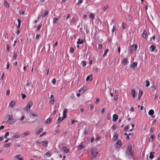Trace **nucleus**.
<instances>
[{"instance_id":"38","label":"nucleus","mask_w":160,"mask_h":160,"mask_svg":"<svg viewBox=\"0 0 160 160\" xmlns=\"http://www.w3.org/2000/svg\"><path fill=\"white\" fill-rule=\"evenodd\" d=\"M126 25L125 24L124 22H122V29H124L126 28Z\"/></svg>"},{"instance_id":"39","label":"nucleus","mask_w":160,"mask_h":160,"mask_svg":"<svg viewBox=\"0 0 160 160\" xmlns=\"http://www.w3.org/2000/svg\"><path fill=\"white\" fill-rule=\"evenodd\" d=\"M60 131V130L59 129L54 130V131L53 132V133L54 135H56V134H57V133Z\"/></svg>"},{"instance_id":"42","label":"nucleus","mask_w":160,"mask_h":160,"mask_svg":"<svg viewBox=\"0 0 160 160\" xmlns=\"http://www.w3.org/2000/svg\"><path fill=\"white\" fill-rule=\"evenodd\" d=\"M117 125H113L111 127V128L113 130H114L116 129Z\"/></svg>"},{"instance_id":"22","label":"nucleus","mask_w":160,"mask_h":160,"mask_svg":"<svg viewBox=\"0 0 160 160\" xmlns=\"http://www.w3.org/2000/svg\"><path fill=\"white\" fill-rule=\"evenodd\" d=\"M155 153L154 152H151L150 153L149 158L150 159H152L154 157V155H153Z\"/></svg>"},{"instance_id":"46","label":"nucleus","mask_w":160,"mask_h":160,"mask_svg":"<svg viewBox=\"0 0 160 160\" xmlns=\"http://www.w3.org/2000/svg\"><path fill=\"white\" fill-rule=\"evenodd\" d=\"M129 128V126L128 125H127L125 127L124 130L125 131H128Z\"/></svg>"},{"instance_id":"54","label":"nucleus","mask_w":160,"mask_h":160,"mask_svg":"<svg viewBox=\"0 0 160 160\" xmlns=\"http://www.w3.org/2000/svg\"><path fill=\"white\" fill-rule=\"evenodd\" d=\"M54 99H51L50 101V103L51 104H54Z\"/></svg>"},{"instance_id":"12","label":"nucleus","mask_w":160,"mask_h":160,"mask_svg":"<svg viewBox=\"0 0 160 160\" xmlns=\"http://www.w3.org/2000/svg\"><path fill=\"white\" fill-rule=\"evenodd\" d=\"M116 145L119 147H120L122 145V141L119 139L118 140L117 142L116 143Z\"/></svg>"},{"instance_id":"24","label":"nucleus","mask_w":160,"mask_h":160,"mask_svg":"<svg viewBox=\"0 0 160 160\" xmlns=\"http://www.w3.org/2000/svg\"><path fill=\"white\" fill-rule=\"evenodd\" d=\"M15 105V103L13 101H11L9 103V105L11 107H13Z\"/></svg>"},{"instance_id":"63","label":"nucleus","mask_w":160,"mask_h":160,"mask_svg":"<svg viewBox=\"0 0 160 160\" xmlns=\"http://www.w3.org/2000/svg\"><path fill=\"white\" fill-rule=\"evenodd\" d=\"M19 13L20 15H23L24 13V12L23 11H21V12H19Z\"/></svg>"},{"instance_id":"29","label":"nucleus","mask_w":160,"mask_h":160,"mask_svg":"<svg viewBox=\"0 0 160 160\" xmlns=\"http://www.w3.org/2000/svg\"><path fill=\"white\" fill-rule=\"evenodd\" d=\"M154 111L153 110H150L148 112V114L149 115L152 116L154 114Z\"/></svg>"},{"instance_id":"45","label":"nucleus","mask_w":160,"mask_h":160,"mask_svg":"<svg viewBox=\"0 0 160 160\" xmlns=\"http://www.w3.org/2000/svg\"><path fill=\"white\" fill-rule=\"evenodd\" d=\"M129 52L130 54H132L133 53V49L131 48V47L130 49H129Z\"/></svg>"},{"instance_id":"8","label":"nucleus","mask_w":160,"mask_h":160,"mask_svg":"<svg viewBox=\"0 0 160 160\" xmlns=\"http://www.w3.org/2000/svg\"><path fill=\"white\" fill-rule=\"evenodd\" d=\"M30 134V132L29 131H27L21 134L22 137L24 138L25 136L29 135Z\"/></svg>"},{"instance_id":"2","label":"nucleus","mask_w":160,"mask_h":160,"mask_svg":"<svg viewBox=\"0 0 160 160\" xmlns=\"http://www.w3.org/2000/svg\"><path fill=\"white\" fill-rule=\"evenodd\" d=\"M90 152L91 153L92 158H95L98 154V152L95 150L94 147L92 148Z\"/></svg>"},{"instance_id":"50","label":"nucleus","mask_w":160,"mask_h":160,"mask_svg":"<svg viewBox=\"0 0 160 160\" xmlns=\"http://www.w3.org/2000/svg\"><path fill=\"white\" fill-rule=\"evenodd\" d=\"M17 57V54L14 52V55L13 57V60H16Z\"/></svg>"},{"instance_id":"31","label":"nucleus","mask_w":160,"mask_h":160,"mask_svg":"<svg viewBox=\"0 0 160 160\" xmlns=\"http://www.w3.org/2000/svg\"><path fill=\"white\" fill-rule=\"evenodd\" d=\"M150 138L151 139L149 140L151 142H152L154 139V134H152L150 137Z\"/></svg>"},{"instance_id":"32","label":"nucleus","mask_w":160,"mask_h":160,"mask_svg":"<svg viewBox=\"0 0 160 160\" xmlns=\"http://www.w3.org/2000/svg\"><path fill=\"white\" fill-rule=\"evenodd\" d=\"M17 20H18V25L17 28H20V25H21V21L19 18H18Z\"/></svg>"},{"instance_id":"56","label":"nucleus","mask_w":160,"mask_h":160,"mask_svg":"<svg viewBox=\"0 0 160 160\" xmlns=\"http://www.w3.org/2000/svg\"><path fill=\"white\" fill-rule=\"evenodd\" d=\"M108 8V6L107 5H106L103 8V9L104 11H106V10Z\"/></svg>"},{"instance_id":"37","label":"nucleus","mask_w":160,"mask_h":160,"mask_svg":"<svg viewBox=\"0 0 160 160\" xmlns=\"http://www.w3.org/2000/svg\"><path fill=\"white\" fill-rule=\"evenodd\" d=\"M8 122L9 121L11 120V119H12L13 117L12 116V115H9L8 116Z\"/></svg>"},{"instance_id":"58","label":"nucleus","mask_w":160,"mask_h":160,"mask_svg":"<svg viewBox=\"0 0 160 160\" xmlns=\"http://www.w3.org/2000/svg\"><path fill=\"white\" fill-rule=\"evenodd\" d=\"M6 48H7V49H6L7 51L8 52L9 51V46L8 44L6 45Z\"/></svg>"},{"instance_id":"43","label":"nucleus","mask_w":160,"mask_h":160,"mask_svg":"<svg viewBox=\"0 0 160 160\" xmlns=\"http://www.w3.org/2000/svg\"><path fill=\"white\" fill-rule=\"evenodd\" d=\"M127 59L126 58H124L123 59V60L122 61V62L123 63H124V65H125L126 64V63H127Z\"/></svg>"},{"instance_id":"36","label":"nucleus","mask_w":160,"mask_h":160,"mask_svg":"<svg viewBox=\"0 0 160 160\" xmlns=\"http://www.w3.org/2000/svg\"><path fill=\"white\" fill-rule=\"evenodd\" d=\"M150 84L148 80H146V85L145 86L147 87H148L149 86Z\"/></svg>"},{"instance_id":"64","label":"nucleus","mask_w":160,"mask_h":160,"mask_svg":"<svg viewBox=\"0 0 160 160\" xmlns=\"http://www.w3.org/2000/svg\"><path fill=\"white\" fill-rule=\"evenodd\" d=\"M56 82V80L55 78H53L52 81V82L53 84H55Z\"/></svg>"},{"instance_id":"27","label":"nucleus","mask_w":160,"mask_h":160,"mask_svg":"<svg viewBox=\"0 0 160 160\" xmlns=\"http://www.w3.org/2000/svg\"><path fill=\"white\" fill-rule=\"evenodd\" d=\"M126 18L128 19V20L131 21L132 20V17L131 16V15L129 14H127V15L126 16Z\"/></svg>"},{"instance_id":"25","label":"nucleus","mask_w":160,"mask_h":160,"mask_svg":"<svg viewBox=\"0 0 160 160\" xmlns=\"http://www.w3.org/2000/svg\"><path fill=\"white\" fill-rule=\"evenodd\" d=\"M4 5L5 6L6 8H9V5L8 3V2L7 1H5L4 2Z\"/></svg>"},{"instance_id":"13","label":"nucleus","mask_w":160,"mask_h":160,"mask_svg":"<svg viewBox=\"0 0 160 160\" xmlns=\"http://www.w3.org/2000/svg\"><path fill=\"white\" fill-rule=\"evenodd\" d=\"M130 47L131 48H132L134 51H136L138 48V45L137 44H133Z\"/></svg>"},{"instance_id":"9","label":"nucleus","mask_w":160,"mask_h":160,"mask_svg":"<svg viewBox=\"0 0 160 160\" xmlns=\"http://www.w3.org/2000/svg\"><path fill=\"white\" fill-rule=\"evenodd\" d=\"M61 16H58L57 17H55L53 20V23L55 24L57 22V21L60 18H61Z\"/></svg>"},{"instance_id":"1","label":"nucleus","mask_w":160,"mask_h":160,"mask_svg":"<svg viewBox=\"0 0 160 160\" xmlns=\"http://www.w3.org/2000/svg\"><path fill=\"white\" fill-rule=\"evenodd\" d=\"M132 148L131 145H129L125 153V156L129 159L132 158L133 156L134 152L132 151Z\"/></svg>"},{"instance_id":"34","label":"nucleus","mask_w":160,"mask_h":160,"mask_svg":"<svg viewBox=\"0 0 160 160\" xmlns=\"http://www.w3.org/2000/svg\"><path fill=\"white\" fill-rule=\"evenodd\" d=\"M89 16L90 18H91L92 19H93L95 17L94 14L93 13H91L90 14Z\"/></svg>"},{"instance_id":"21","label":"nucleus","mask_w":160,"mask_h":160,"mask_svg":"<svg viewBox=\"0 0 160 160\" xmlns=\"http://www.w3.org/2000/svg\"><path fill=\"white\" fill-rule=\"evenodd\" d=\"M43 129L42 128H40L36 132L35 134L36 135L39 134L40 133L42 132Z\"/></svg>"},{"instance_id":"62","label":"nucleus","mask_w":160,"mask_h":160,"mask_svg":"<svg viewBox=\"0 0 160 160\" xmlns=\"http://www.w3.org/2000/svg\"><path fill=\"white\" fill-rule=\"evenodd\" d=\"M20 156L21 155L20 154H17L15 156V158L18 159Z\"/></svg>"},{"instance_id":"35","label":"nucleus","mask_w":160,"mask_h":160,"mask_svg":"<svg viewBox=\"0 0 160 160\" xmlns=\"http://www.w3.org/2000/svg\"><path fill=\"white\" fill-rule=\"evenodd\" d=\"M108 49H106L105 50L104 54L103 55V57H104L106 55L108 52Z\"/></svg>"},{"instance_id":"28","label":"nucleus","mask_w":160,"mask_h":160,"mask_svg":"<svg viewBox=\"0 0 160 160\" xmlns=\"http://www.w3.org/2000/svg\"><path fill=\"white\" fill-rule=\"evenodd\" d=\"M156 47L153 45H152L150 48V51H153L155 49Z\"/></svg>"},{"instance_id":"3","label":"nucleus","mask_w":160,"mask_h":160,"mask_svg":"<svg viewBox=\"0 0 160 160\" xmlns=\"http://www.w3.org/2000/svg\"><path fill=\"white\" fill-rule=\"evenodd\" d=\"M33 105L32 102L30 101L28 102L26 107L24 108V110L26 111H28L32 106Z\"/></svg>"},{"instance_id":"48","label":"nucleus","mask_w":160,"mask_h":160,"mask_svg":"<svg viewBox=\"0 0 160 160\" xmlns=\"http://www.w3.org/2000/svg\"><path fill=\"white\" fill-rule=\"evenodd\" d=\"M83 2V0H79L77 3V5H79L81 4Z\"/></svg>"},{"instance_id":"40","label":"nucleus","mask_w":160,"mask_h":160,"mask_svg":"<svg viewBox=\"0 0 160 160\" xmlns=\"http://www.w3.org/2000/svg\"><path fill=\"white\" fill-rule=\"evenodd\" d=\"M74 49L73 47H71L70 48V53H72L74 52Z\"/></svg>"},{"instance_id":"41","label":"nucleus","mask_w":160,"mask_h":160,"mask_svg":"<svg viewBox=\"0 0 160 160\" xmlns=\"http://www.w3.org/2000/svg\"><path fill=\"white\" fill-rule=\"evenodd\" d=\"M15 122V120L14 119H12L11 120L9 121L8 122L10 124H12Z\"/></svg>"},{"instance_id":"5","label":"nucleus","mask_w":160,"mask_h":160,"mask_svg":"<svg viewBox=\"0 0 160 160\" xmlns=\"http://www.w3.org/2000/svg\"><path fill=\"white\" fill-rule=\"evenodd\" d=\"M77 22V20L76 18L74 17H73L71 19L70 23L75 25Z\"/></svg>"},{"instance_id":"53","label":"nucleus","mask_w":160,"mask_h":160,"mask_svg":"<svg viewBox=\"0 0 160 160\" xmlns=\"http://www.w3.org/2000/svg\"><path fill=\"white\" fill-rule=\"evenodd\" d=\"M9 135V132H6V133L5 134V135L4 136V138H7V136H8Z\"/></svg>"},{"instance_id":"14","label":"nucleus","mask_w":160,"mask_h":160,"mask_svg":"<svg viewBox=\"0 0 160 160\" xmlns=\"http://www.w3.org/2000/svg\"><path fill=\"white\" fill-rule=\"evenodd\" d=\"M118 138V134L115 133L114 134L113 137L112 138V140L113 141H116Z\"/></svg>"},{"instance_id":"20","label":"nucleus","mask_w":160,"mask_h":160,"mask_svg":"<svg viewBox=\"0 0 160 160\" xmlns=\"http://www.w3.org/2000/svg\"><path fill=\"white\" fill-rule=\"evenodd\" d=\"M86 90V89L84 87H83L79 89V92L82 93L85 92Z\"/></svg>"},{"instance_id":"7","label":"nucleus","mask_w":160,"mask_h":160,"mask_svg":"<svg viewBox=\"0 0 160 160\" xmlns=\"http://www.w3.org/2000/svg\"><path fill=\"white\" fill-rule=\"evenodd\" d=\"M68 110L66 108H64V110L63 112V116L62 117V119H65L67 116V114H66L68 112Z\"/></svg>"},{"instance_id":"6","label":"nucleus","mask_w":160,"mask_h":160,"mask_svg":"<svg viewBox=\"0 0 160 160\" xmlns=\"http://www.w3.org/2000/svg\"><path fill=\"white\" fill-rule=\"evenodd\" d=\"M61 149L64 152L66 153H67L69 152V150L66 147H62Z\"/></svg>"},{"instance_id":"51","label":"nucleus","mask_w":160,"mask_h":160,"mask_svg":"<svg viewBox=\"0 0 160 160\" xmlns=\"http://www.w3.org/2000/svg\"><path fill=\"white\" fill-rule=\"evenodd\" d=\"M92 74H91V75H89V76H88L87 77V78H86V81H88V80L90 79V78L91 77H92Z\"/></svg>"},{"instance_id":"16","label":"nucleus","mask_w":160,"mask_h":160,"mask_svg":"<svg viewBox=\"0 0 160 160\" xmlns=\"http://www.w3.org/2000/svg\"><path fill=\"white\" fill-rule=\"evenodd\" d=\"M20 136V135L19 134H16L15 135L12 137V138L14 140H15L19 138Z\"/></svg>"},{"instance_id":"57","label":"nucleus","mask_w":160,"mask_h":160,"mask_svg":"<svg viewBox=\"0 0 160 160\" xmlns=\"http://www.w3.org/2000/svg\"><path fill=\"white\" fill-rule=\"evenodd\" d=\"M11 145L10 143H8L7 144H6L5 145V147H8L10 146H11Z\"/></svg>"},{"instance_id":"4","label":"nucleus","mask_w":160,"mask_h":160,"mask_svg":"<svg viewBox=\"0 0 160 160\" xmlns=\"http://www.w3.org/2000/svg\"><path fill=\"white\" fill-rule=\"evenodd\" d=\"M25 86H26L27 87H28L30 86H31V88L29 89V90L30 92H31L33 88V85L32 84V83L31 81H30L29 80H28L27 81V83L25 85Z\"/></svg>"},{"instance_id":"49","label":"nucleus","mask_w":160,"mask_h":160,"mask_svg":"<svg viewBox=\"0 0 160 160\" xmlns=\"http://www.w3.org/2000/svg\"><path fill=\"white\" fill-rule=\"evenodd\" d=\"M45 155H46V156H47L48 157H50L51 155V153H50L49 152H47V153Z\"/></svg>"},{"instance_id":"19","label":"nucleus","mask_w":160,"mask_h":160,"mask_svg":"<svg viewBox=\"0 0 160 160\" xmlns=\"http://www.w3.org/2000/svg\"><path fill=\"white\" fill-rule=\"evenodd\" d=\"M85 148L84 145H82V144H80L77 148L78 150H81Z\"/></svg>"},{"instance_id":"47","label":"nucleus","mask_w":160,"mask_h":160,"mask_svg":"<svg viewBox=\"0 0 160 160\" xmlns=\"http://www.w3.org/2000/svg\"><path fill=\"white\" fill-rule=\"evenodd\" d=\"M42 26V25L41 24H40L39 25L38 27L37 30H36V31H39L40 28H41V27Z\"/></svg>"},{"instance_id":"15","label":"nucleus","mask_w":160,"mask_h":160,"mask_svg":"<svg viewBox=\"0 0 160 160\" xmlns=\"http://www.w3.org/2000/svg\"><path fill=\"white\" fill-rule=\"evenodd\" d=\"M137 64L135 62H133L130 65V67L131 68H135L137 67Z\"/></svg>"},{"instance_id":"52","label":"nucleus","mask_w":160,"mask_h":160,"mask_svg":"<svg viewBox=\"0 0 160 160\" xmlns=\"http://www.w3.org/2000/svg\"><path fill=\"white\" fill-rule=\"evenodd\" d=\"M21 95H22V98L23 99H24L27 97L25 94L22 93Z\"/></svg>"},{"instance_id":"26","label":"nucleus","mask_w":160,"mask_h":160,"mask_svg":"<svg viewBox=\"0 0 160 160\" xmlns=\"http://www.w3.org/2000/svg\"><path fill=\"white\" fill-rule=\"evenodd\" d=\"M64 119H62V118L61 119V117H59L57 120L56 121V123L58 124L59 123L63 120Z\"/></svg>"},{"instance_id":"11","label":"nucleus","mask_w":160,"mask_h":160,"mask_svg":"<svg viewBox=\"0 0 160 160\" xmlns=\"http://www.w3.org/2000/svg\"><path fill=\"white\" fill-rule=\"evenodd\" d=\"M131 93L132 94L133 98H135L136 97L137 93L134 89H132Z\"/></svg>"},{"instance_id":"60","label":"nucleus","mask_w":160,"mask_h":160,"mask_svg":"<svg viewBox=\"0 0 160 160\" xmlns=\"http://www.w3.org/2000/svg\"><path fill=\"white\" fill-rule=\"evenodd\" d=\"M115 27L114 26H113V28L112 30V33H113V32L115 31Z\"/></svg>"},{"instance_id":"61","label":"nucleus","mask_w":160,"mask_h":160,"mask_svg":"<svg viewBox=\"0 0 160 160\" xmlns=\"http://www.w3.org/2000/svg\"><path fill=\"white\" fill-rule=\"evenodd\" d=\"M32 115L33 117H38V115L37 114H34V113L32 114Z\"/></svg>"},{"instance_id":"23","label":"nucleus","mask_w":160,"mask_h":160,"mask_svg":"<svg viewBox=\"0 0 160 160\" xmlns=\"http://www.w3.org/2000/svg\"><path fill=\"white\" fill-rule=\"evenodd\" d=\"M147 32L146 30H144L142 34V36L143 38H146L147 37Z\"/></svg>"},{"instance_id":"18","label":"nucleus","mask_w":160,"mask_h":160,"mask_svg":"<svg viewBox=\"0 0 160 160\" xmlns=\"http://www.w3.org/2000/svg\"><path fill=\"white\" fill-rule=\"evenodd\" d=\"M52 118H51V117L49 118H48L46 120V121L45 122L47 124L49 123L52 121Z\"/></svg>"},{"instance_id":"44","label":"nucleus","mask_w":160,"mask_h":160,"mask_svg":"<svg viewBox=\"0 0 160 160\" xmlns=\"http://www.w3.org/2000/svg\"><path fill=\"white\" fill-rule=\"evenodd\" d=\"M82 66L83 67H85L87 64V62L85 61H83L82 62Z\"/></svg>"},{"instance_id":"10","label":"nucleus","mask_w":160,"mask_h":160,"mask_svg":"<svg viewBox=\"0 0 160 160\" xmlns=\"http://www.w3.org/2000/svg\"><path fill=\"white\" fill-rule=\"evenodd\" d=\"M118 118V116L117 114H114L112 117V121L113 122H116Z\"/></svg>"},{"instance_id":"30","label":"nucleus","mask_w":160,"mask_h":160,"mask_svg":"<svg viewBox=\"0 0 160 160\" xmlns=\"http://www.w3.org/2000/svg\"><path fill=\"white\" fill-rule=\"evenodd\" d=\"M48 12H49L48 11H46L44 12V13L42 15V17H46V16L48 15Z\"/></svg>"},{"instance_id":"55","label":"nucleus","mask_w":160,"mask_h":160,"mask_svg":"<svg viewBox=\"0 0 160 160\" xmlns=\"http://www.w3.org/2000/svg\"><path fill=\"white\" fill-rule=\"evenodd\" d=\"M68 131L66 130L63 134V136H65L68 133Z\"/></svg>"},{"instance_id":"59","label":"nucleus","mask_w":160,"mask_h":160,"mask_svg":"<svg viewBox=\"0 0 160 160\" xmlns=\"http://www.w3.org/2000/svg\"><path fill=\"white\" fill-rule=\"evenodd\" d=\"M87 129V128H85L84 132V135H87V133H88V132L86 130Z\"/></svg>"},{"instance_id":"17","label":"nucleus","mask_w":160,"mask_h":160,"mask_svg":"<svg viewBox=\"0 0 160 160\" xmlns=\"http://www.w3.org/2000/svg\"><path fill=\"white\" fill-rule=\"evenodd\" d=\"M83 42H84V41L82 39H81L80 38H79L78 39L77 43L78 44H82V43H83Z\"/></svg>"},{"instance_id":"33","label":"nucleus","mask_w":160,"mask_h":160,"mask_svg":"<svg viewBox=\"0 0 160 160\" xmlns=\"http://www.w3.org/2000/svg\"><path fill=\"white\" fill-rule=\"evenodd\" d=\"M42 143L44 145H45V147H47L48 146V142L46 141H42Z\"/></svg>"}]
</instances>
